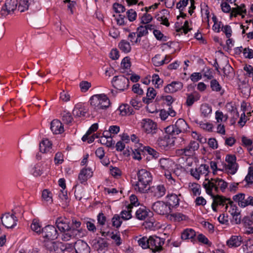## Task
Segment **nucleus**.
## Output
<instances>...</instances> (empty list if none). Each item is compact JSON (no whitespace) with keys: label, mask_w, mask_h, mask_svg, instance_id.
<instances>
[{"label":"nucleus","mask_w":253,"mask_h":253,"mask_svg":"<svg viewBox=\"0 0 253 253\" xmlns=\"http://www.w3.org/2000/svg\"><path fill=\"white\" fill-rule=\"evenodd\" d=\"M242 237L240 236H232L226 242L227 245L230 248H236L241 245Z\"/></svg>","instance_id":"26"},{"label":"nucleus","mask_w":253,"mask_h":253,"mask_svg":"<svg viewBox=\"0 0 253 253\" xmlns=\"http://www.w3.org/2000/svg\"><path fill=\"white\" fill-rule=\"evenodd\" d=\"M221 30L225 33L227 38H229L232 35V29L229 25H222Z\"/></svg>","instance_id":"61"},{"label":"nucleus","mask_w":253,"mask_h":253,"mask_svg":"<svg viewBox=\"0 0 253 253\" xmlns=\"http://www.w3.org/2000/svg\"><path fill=\"white\" fill-rule=\"evenodd\" d=\"M149 249L152 252H159L162 250V246L164 244V239L156 236H152L149 237Z\"/></svg>","instance_id":"10"},{"label":"nucleus","mask_w":253,"mask_h":253,"mask_svg":"<svg viewBox=\"0 0 253 253\" xmlns=\"http://www.w3.org/2000/svg\"><path fill=\"white\" fill-rule=\"evenodd\" d=\"M130 104L135 109H138L141 105V104L140 102L138 100V97L137 96H136L135 98H132L130 100Z\"/></svg>","instance_id":"62"},{"label":"nucleus","mask_w":253,"mask_h":253,"mask_svg":"<svg viewBox=\"0 0 253 253\" xmlns=\"http://www.w3.org/2000/svg\"><path fill=\"white\" fill-rule=\"evenodd\" d=\"M149 238L143 237L138 240L137 242L138 245L141 246L143 249L149 248Z\"/></svg>","instance_id":"49"},{"label":"nucleus","mask_w":253,"mask_h":253,"mask_svg":"<svg viewBox=\"0 0 253 253\" xmlns=\"http://www.w3.org/2000/svg\"><path fill=\"white\" fill-rule=\"evenodd\" d=\"M242 250L244 253H253V240H250L242 246Z\"/></svg>","instance_id":"40"},{"label":"nucleus","mask_w":253,"mask_h":253,"mask_svg":"<svg viewBox=\"0 0 253 253\" xmlns=\"http://www.w3.org/2000/svg\"><path fill=\"white\" fill-rule=\"evenodd\" d=\"M152 209L156 213L160 215L168 214L171 212V208L169 205L163 201H158L154 203L152 206Z\"/></svg>","instance_id":"8"},{"label":"nucleus","mask_w":253,"mask_h":253,"mask_svg":"<svg viewBox=\"0 0 253 253\" xmlns=\"http://www.w3.org/2000/svg\"><path fill=\"white\" fill-rule=\"evenodd\" d=\"M183 84L180 82H172L164 88L165 92L168 93H173L182 89Z\"/></svg>","instance_id":"23"},{"label":"nucleus","mask_w":253,"mask_h":253,"mask_svg":"<svg viewBox=\"0 0 253 253\" xmlns=\"http://www.w3.org/2000/svg\"><path fill=\"white\" fill-rule=\"evenodd\" d=\"M196 232L192 229H186L181 233V238L182 240L191 239L192 242L195 241Z\"/></svg>","instance_id":"29"},{"label":"nucleus","mask_w":253,"mask_h":253,"mask_svg":"<svg viewBox=\"0 0 253 253\" xmlns=\"http://www.w3.org/2000/svg\"><path fill=\"white\" fill-rule=\"evenodd\" d=\"M157 94L156 90L153 87H149L147 89V92L146 93V97L143 98V101L146 104H149L152 102L153 99H154L155 97Z\"/></svg>","instance_id":"30"},{"label":"nucleus","mask_w":253,"mask_h":253,"mask_svg":"<svg viewBox=\"0 0 253 253\" xmlns=\"http://www.w3.org/2000/svg\"><path fill=\"white\" fill-rule=\"evenodd\" d=\"M121 219L122 218L119 215H114L112 219L113 225L116 228L119 227L122 223Z\"/></svg>","instance_id":"51"},{"label":"nucleus","mask_w":253,"mask_h":253,"mask_svg":"<svg viewBox=\"0 0 253 253\" xmlns=\"http://www.w3.org/2000/svg\"><path fill=\"white\" fill-rule=\"evenodd\" d=\"M139 37H143L148 34V32L145 26H140L137 29V33Z\"/></svg>","instance_id":"59"},{"label":"nucleus","mask_w":253,"mask_h":253,"mask_svg":"<svg viewBox=\"0 0 253 253\" xmlns=\"http://www.w3.org/2000/svg\"><path fill=\"white\" fill-rule=\"evenodd\" d=\"M119 48L125 53H128L131 50V46L128 42L123 40L119 43Z\"/></svg>","instance_id":"37"},{"label":"nucleus","mask_w":253,"mask_h":253,"mask_svg":"<svg viewBox=\"0 0 253 253\" xmlns=\"http://www.w3.org/2000/svg\"><path fill=\"white\" fill-rule=\"evenodd\" d=\"M137 181L134 184L135 191L141 193L147 192L152 181L151 173L145 169H141L137 171Z\"/></svg>","instance_id":"1"},{"label":"nucleus","mask_w":253,"mask_h":253,"mask_svg":"<svg viewBox=\"0 0 253 253\" xmlns=\"http://www.w3.org/2000/svg\"><path fill=\"white\" fill-rule=\"evenodd\" d=\"M91 169L88 168L83 169L78 176V179L81 183H84L87 180L92 176Z\"/></svg>","instance_id":"24"},{"label":"nucleus","mask_w":253,"mask_h":253,"mask_svg":"<svg viewBox=\"0 0 253 253\" xmlns=\"http://www.w3.org/2000/svg\"><path fill=\"white\" fill-rule=\"evenodd\" d=\"M90 104L96 111L106 109L110 105V101L105 94H95L90 99Z\"/></svg>","instance_id":"3"},{"label":"nucleus","mask_w":253,"mask_h":253,"mask_svg":"<svg viewBox=\"0 0 253 253\" xmlns=\"http://www.w3.org/2000/svg\"><path fill=\"white\" fill-rule=\"evenodd\" d=\"M55 224L59 231L62 232V240H63L64 235L70 232V225L66 219L62 217L57 218Z\"/></svg>","instance_id":"18"},{"label":"nucleus","mask_w":253,"mask_h":253,"mask_svg":"<svg viewBox=\"0 0 253 253\" xmlns=\"http://www.w3.org/2000/svg\"><path fill=\"white\" fill-rule=\"evenodd\" d=\"M233 200L238 202L239 206L241 207H246L248 206H253V197L245 195L240 193L234 196Z\"/></svg>","instance_id":"13"},{"label":"nucleus","mask_w":253,"mask_h":253,"mask_svg":"<svg viewBox=\"0 0 253 253\" xmlns=\"http://www.w3.org/2000/svg\"><path fill=\"white\" fill-rule=\"evenodd\" d=\"M171 135L170 133L169 134H166L158 138L157 144L162 150L167 149L171 146H173L174 140Z\"/></svg>","instance_id":"14"},{"label":"nucleus","mask_w":253,"mask_h":253,"mask_svg":"<svg viewBox=\"0 0 253 253\" xmlns=\"http://www.w3.org/2000/svg\"><path fill=\"white\" fill-rule=\"evenodd\" d=\"M42 200L47 204H51L52 203V193L47 189H44L42 192Z\"/></svg>","instance_id":"38"},{"label":"nucleus","mask_w":253,"mask_h":253,"mask_svg":"<svg viewBox=\"0 0 253 253\" xmlns=\"http://www.w3.org/2000/svg\"><path fill=\"white\" fill-rule=\"evenodd\" d=\"M169 14L166 10H163L159 14L156 16V18L158 21L161 22V23L167 27L169 26Z\"/></svg>","instance_id":"28"},{"label":"nucleus","mask_w":253,"mask_h":253,"mask_svg":"<svg viewBox=\"0 0 253 253\" xmlns=\"http://www.w3.org/2000/svg\"><path fill=\"white\" fill-rule=\"evenodd\" d=\"M163 56L158 54L156 55L154 57L152 58V61L153 64L157 67L161 66L163 65Z\"/></svg>","instance_id":"46"},{"label":"nucleus","mask_w":253,"mask_h":253,"mask_svg":"<svg viewBox=\"0 0 253 253\" xmlns=\"http://www.w3.org/2000/svg\"><path fill=\"white\" fill-rule=\"evenodd\" d=\"M245 180L248 184L253 183V167H250L249 168L248 173L245 177Z\"/></svg>","instance_id":"53"},{"label":"nucleus","mask_w":253,"mask_h":253,"mask_svg":"<svg viewBox=\"0 0 253 253\" xmlns=\"http://www.w3.org/2000/svg\"><path fill=\"white\" fill-rule=\"evenodd\" d=\"M187 97L186 103L188 106H192L196 101L199 99V97H198L197 98L194 97L192 94H187Z\"/></svg>","instance_id":"55"},{"label":"nucleus","mask_w":253,"mask_h":253,"mask_svg":"<svg viewBox=\"0 0 253 253\" xmlns=\"http://www.w3.org/2000/svg\"><path fill=\"white\" fill-rule=\"evenodd\" d=\"M148 190L152 196L156 198H161L166 193V188L163 184L153 185L149 188Z\"/></svg>","instance_id":"17"},{"label":"nucleus","mask_w":253,"mask_h":253,"mask_svg":"<svg viewBox=\"0 0 253 253\" xmlns=\"http://www.w3.org/2000/svg\"><path fill=\"white\" fill-rule=\"evenodd\" d=\"M18 4V5L17 6V9L21 12H24L25 10H27L29 5L28 1H19Z\"/></svg>","instance_id":"48"},{"label":"nucleus","mask_w":253,"mask_h":253,"mask_svg":"<svg viewBox=\"0 0 253 253\" xmlns=\"http://www.w3.org/2000/svg\"><path fill=\"white\" fill-rule=\"evenodd\" d=\"M18 1H6L1 9L2 15H7L17 8Z\"/></svg>","instance_id":"22"},{"label":"nucleus","mask_w":253,"mask_h":253,"mask_svg":"<svg viewBox=\"0 0 253 253\" xmlns=\"http://www.w3.org/2000/svg\"><path fill=\"white\" fill-rule=\"evenodd\" d=\"M188 128V125L182 119H179L175 125L167 127L166 131L169 132L171 135H175L181 133H185Z\"/></svg>","instance_id":"6"},{"label":"nucleus","mask_w":253,"mask_h":253,"mask_svg":"<svg viewBox=\"0 0 253 253\" xmlns=\"http://www.w3.org/2000/svg\"><path fill=\"white\" fill-rule=\"evenodd\" d=\"M91 86V83L87 81H82L80 84V87L82 92H86Z\"/></svg>","instance_id":"56"},{"label":"nucleus","mask_w":253,"mask_h":253,"mask_svg":"<svg viewBox=\"0 0 253 253\" xmlns=\"http://www.w3.org/2000/svg\"><path fill=\"white\" fill-rule=\"evenodd\" d=\"M210 86L212 91L218 92L221 89V86L215 79H212L210 83Z\"/></svg>","instance_id":"47"},{"label":"nucleus","mask_w":253,"mask_h":253,"mask_svg":"<svg viewBox=\"0 0 253 253\" xmlns=\"http://www.w3.org/2000/svg\"><path fill=\"white\" fill-rule=\"evenodd\" d=\"M191 30V28H189V22L188 21H185L184 22V25L181 28H178L176 29V32L177 33H180L182 32L181 31H183V33L185 34H186L189 31H190Z\"/></svg>","instance_id":"50"},{"label":"nucleus","mask_w":253,"mask_h":253,"mask_svg":"<svg viewBox=\"0 0 253 253\" xmlns=\"http://www.w3.org/2000/svg\"><path fill=\"white\" fill-rule=\"evenodd\" d=\"M74 249L76 253H90V249L87 244L82 240L75 242Z\"/></svg>","instance_id":"21"},{"label":"nucleus","mask_w":253,"mask_h":253,"mask_svg":"<svg viewBox=\"0 0 253 253\" xmlns=\"http://www.w3.org/2000/svg\"><path fill=\"white\" fill-rule=\"evenodd\" d=\"M200 111L201 115L205 118L208 117L211 112V107L208 104H203L201 105Z\"/></svg>","instance_id":"39"},{"label":"nucleus","mask_w":253,"mask_h":253,"mask_svg":"<svg viewBox=\"0 0 253 253\" xmlns=\"http://www.w3.org/2000/svg\"><path fill=\"white\" fill-rule=\"evenodd\" d=\"M126 209V210H123L121 213V218L124 220H128L131 217V209H130V207L127 206Z\"/></svg>","instance_id":"45"},{"label":"nucleus","mask_w":253,"mask_h":253,"mask_svg":"<svg viewBox=\"0 0 253 253\" xmlns=\"http://www.w3.org/2000/svg\"><path fill=\"white\" fill-rule=\"evenodd\" d=\"M85 113V109L81 104H76L73 110V115L75 118L84 116Z\"/></svg>","instance_id":"32"},{"label":"nucleus","mask_w":253,"mask_h":253,"mask_svg":"<svg viewBox=\"0 0 253 253\" xmlns=\"http://www.w3.org/2000/svg\"><path fill=\"white\" fill-rule=\"evenodd\" d=\"M209 172V167L206 164H202L195 169H191L190 173L195 179L199 180L201 176H206Z\"/></svg>","instance_id":"16"},{"label":"nucleus","mask_w":253,"mask_h":253,"mask_svg":"<svg viewBox=\"0 0 253 253\" xmlns=\"http://www.w3.org/2000/svg\"><path fill=\"white\" fill-rule=\"evenodd\" d=\"M197 240L199 242L204 244L208 245L209 246H211V244L208 238L202 234H200L198 235Z\"/></svg>","instance_id":"60"},{"label":"nucleus","mask_w":253,"mask_h":253,"mask_svg":"<svg viewBox=\"0 0 253 253\" xmlns=\"http://www.w3.org/2000/svg\"><path fill=\"white\" fill-rule=\"evenodd\" d=\"M42 234L44 239L48 240H54L58 237V232L56 228L52 225H47L42 228Z\"/></svg>","instance_id":"11"},{"label":"nucleus","mask_w":253,"mask_h":253,"mask_svg":"<svg viewBox=\"0 0 253 253\" xmlns=\"http://www.w3.org/2000/svg\"><path fill=\"white\" fill-rule=\"evenodd\" d=\"M40 151L43 153L52 152V144L48 139H44L40 144Z\"/></svg>","instance_id":"27"},{"label":"nucleus","mask_w":253,"mask_h":253,"mask_svg":"<svg viewBox=\"0 0 253 253\" xmlns=\"http://www.w3.org/2000/svg\"><path fill=\"white\" fill-rule=\"evenodd\" d=\"M1 223L7 228L14 227L17 224V218L14 213H6L0 217Z\"/></svg>","instance_id":"12"},{"label":"nucleus","mask_w":253,"mask_h":253,"mask_svg":"<svg viewBox=\"0 0 253 253\" xmlns=\"http://www.w3.org/2000/svg\"><path fill=\"white\" fill-rule=\"evenodd\" d=\"M212 198L213 202L211 205L212 209L214 211H216V207L218 206H224L228 205L230 199L226 198L223 196L217 195H213L212 193L211 195Z\"/></svg>","instance_id":"19"},{"label":"nucleus","mask_w":253,"mask_h":253,"mask_svg":"<svg viewBox=\"0 0 253 253\" xmlns=\"http://www.w3.org/2000/svg\"><path fill=\"white\" fill-rule=\"evenodd\" d=\"M112 83L115 88L124 91L128 87L129 80L124 76H117L113 78Z\"/></svg>","instance_id":"9"},{"label":"nucleus","mask_w":253,"mask_h":253,"mask_svg":"<svg viewBox=\"0 0 253 253\" xmlns=\"http://www.w3.org/2000/svg\"><path fill=\"white\" fill-rule=\"evenodd\" d=\"M119 109L122 116L130 115L134 112L132 107L126 104L121 105Z\"/></svg>","instance_id":"33"},{"label":"nucleus","mask_w":253,"mask_h":253,"mask_svg":"<svg viewBox=\"0 0 253 253\" xmlns=\"http://www.w3.org/2000/svg\"><path fill=\"white\" fill-rule=\"evenodd\" d=\"M153 19L152 16L148 14L146 12L141 17V23L143 24H147L149 23Z\"/></svg>","instance_id":"54"},{"label":"nucleus","mask_w":253,"mask_h":253,"mask_svg":"<svg viewBox=\"0 0 253 253\" xmlns=\"http://www.w3.org/2000/svg\"><path fill=\"white\" fill-rule=\"evenodd\" d=\"M113 9L116 13L123 12L125 11V7L122 4L117 2L113 4Z\"/></svg>","instance_id":"63"},{"label":"nucleus","mask_w":253,"mask_h":253,"mask_svg":"<svg viewBox=\"0 0 253 253\" xmlns=\"http://www.w3.org/2000/svg\"><path fill=\"white\" fill-rule=\"evenodd\" d=\"M128 19L130 21H133L136 19L137 13L135 10L132 9H129L126 12Z\"/></svg>","instance_id":"57"},{"label":"nucleus","mask_w":253,"mask_h":253,"mask_svg":"<svg viewBox=\"0 0 253 253\" xmlns=\"http://www.w3.org/2000/svg\"><path fill=\"white\" fill-rule=\"evenodd\" d=\"M167 218L173 221H180L185 219V216L183 214L176 212L168 214Z\"/></svg>","instance_id":"36"},{"label":"nucleus","mask_w":253,"mask_h":253,"mask_svg":"<svg viewBox=\"0 0 253 253\" xmlns=\"http://www.w3.org/2000/svg\"><path fill=\"white\" fill-rule=\"evenodd\" d=\"M62 120L64 124H69L72 122L73 118L69 112L64 111L61 114Z\"/></svg>","instance_id":"41"},{"label":"nucleus","mask_w":253,"mask_h":253,"mask_svg":"<svg viewBox=\"0 0 253 253\" xmlns=\"http://www.w3.org/2000/svg\"><path fill=\"white\" fill-rule=\"evenodd\" d=\"M167 198L168 199V202L167 203L168 205H169L170 208L179 205L180 200L177 195L174 194H169L167 196Z\"/></svg>","instance_id":"31"},{"label":"nucleus","mask_w":253,"mask_h":253,"mask_svg":"<svg viewBox=\"0 0 253 253\" xmlns=\"http://www.w3.org/2000/svg\"><path fill=\"white\" fill-rule=\"evenodd\" d=\"M50 129L54 134H60L64 132V127L58 120H54L51 122Z\"/></svg>","instance_id":"25"},{"label":"nucleus","mask_w":253,"mask_h":253,"mask_svg":"<svg viewBox=\"0 0 253 253\" xmlns=\"http://www.w3.org/2000/svg\"><path fill=\"white\" fill-rule=\"evenodd\" d=\"M243 222L246 226H248L249 228L251 229L249 232L253 233V227H252L253 224V221L251 217L250 218L248 216L245 217L243 219Z\"/></svg>","instance_id":"52"},{"label":"nucleus","mask_w":253,"mask_h":253,"mask_svg":"<svg viewBox=\"0 0 253 253\" xmlns=\"http://www.w3.org/2000/svg\"><path fill=\"white\" fill-rule=\"evenodd\" d=\"M129 200L130 203L127 206H130V209H132L133 206L136 207L139 205L138 199L135 195H131L129 197Z\"/></svg>","instance_id":"58"},{"label":"nucleus","mask_w":253,"mask_h":253,"mask_svg":"<svg viewBox=\"0 0 253 253\" xmlns=\"http://www.w3.org/2000/svg\"><path fill=\"white\" fill-rule=\"evenodd\" d=\"M235 7H231L230 5L226 1L221 4V9L224 12L228 13L231 11V16L236 17L237 15H242V14L246 13V6L244 4L239 5L238 3H234Z\"/></svg>","instance_id":"4"},{"label":"nucleus","mask_w":253,"mask_h":253,"mask_svg":"<svg viewBox=\"0 0 253 253\" xmlns=\"http://www.w3.org/2000/svg\"><path fill=\"white\" fill-rule=\"evenodd\" d=\"M225 208L226 210H228V212L231 215L239 214L240 212L238 207L231 200L228 201V205L226 206Z\"/></svg>","instance_id":"34"},{"label":"nucleus","mask_w":253,"mask_h":253,"mask_svg":"<svg viewBox=\"0 0 253 253\" xmlns=\"http://www.w3.org/2000/svg\"><path fill=\"white\" fill-rule=\"evenodd\" d=\"M159 164L161 168L165 170V176L167 180V182L170 184H175L176 179L174 177V174L173 175L169 171V169L172 167L173 163L169 159L163 158L159 161Z\"/></svg>","instance_id":"5"},{"label":"nucleus","mask_w":253,"mask_h":253,"mask_svg":"<svg viewBox=\"0 0 253 253\" xmlns=\"http://www.w3.org/2000/svg\"><path fill=\"white\" fill-rule=\"evenodd\" d=\"M189 188L190 191H191L193 195L195 196L199 195L200 194V185L196 183H190Z\"/></svg>","instance_id":"43"},{"label":"nucleus","mask_w":253,"mask_h":253,"mask_svg":"<svg viewBox=\"0 0 253 253\" xmlns=\"http://www.w3.org/2000/svg\"><path fill=\"white\" fill-rule=\"evenodd\" d=\"M149 211L145 207L138 209L135 213L136 217L139 220H144L148 216Z\"/></svg>","instance_id":"35"},{"label":"nucleus","mask_w":253,"mask_h":253,"mask_svg":"<svg viewBox=\"0 0 253 253\" xmlns=\"http://www.w3.org/2000/svg\"><path fill=\"white\" fill-rule=\"evenodd\" d=\"M199 148V142L196 141H192L186 147L181 149V151H182V154L184 155L191 156L194 154L195 151L197 150Z\"/></svg>","instance_id":"20"},{"label":"nucleus","mask_w":253,"mask_h":253,"mask_svg":"<svg viewBox=\"0 0 253 253\" xmlns=\"http://www.w3.org/2000/svg\"><path fill=\"white\" fill-rule=\"evenodd\" d=\"M143 130L147 134L152 135L158 131L157 124L150 119H144L142 123Z\"/></svg>","instance_id":"15"},{"label":"nucleus","mask_w":253,"mask_h":253,"mask_svg":"<svg viewBox=\"0 0 253 253\" xmlns=\"http://www.w3.org/2000/svg\"><path fill=\"white\" fill-rule=\"evenodd\" d=\"M203 185L207 194L211 195L212 190H214L216 193L218 192L219 189L224 191L228 184L223 179L217 178H211V180L206 179Z\"/></svg>","instance_id":"2"},{"label":"nucleus","mask_w":253,"mask_h":253,"mask_svg":"<svg viewBox=\"0 0 253 253\" xmlns=\"http://www.w3.org/2000/svg\"><path fill=\"white\" fill-rule=\"evenodd\" d=\"M31 229L37 233L38 234H42V230L41 226L39 223V222L34 219L33 220L32 223L31 225Z\"/></svg>","instance_id":"44"},{"label":"nucleus","mask_w":253,"mask_h":253,"mask_svg":"<svg viewBox=\"0 0 253 253\" xmlns=\"http://www.w3.org/2000/svg\"><path fill=\"white\" fill-rule=\"evenodd\" d=\"M225 169L228 173L234 174L238 169L237 164L233 163L231 164L226 165L225 166Z\"/></svg>","instance_id":"42"},{"label":"nucleus","mask_w":253,"mask_h":253,"mask_svg":"<svg viewBox=\"0 0 253 253\" xmlns=\"http://www.w3.org/2000/svg\"><path fill=\"white\" fill-rule=\"evenodd\" d=\"M243 53L246 58H253V51L252 49L245 48L243 49Z\"/></svg>","instance_id":"64"},{"label":"nucleus","mask_w":253,"mask_h":253,"mask_svg":"<svg viewBox=\"0 0 253 253\" xmlns=\"http://www.w3.org/2000/svg\"><path fill=\"white\" fill-rule=\"evenodd\" d=\"M81 223L75 219L72 220V225L70 226V233L65 234L63 237V241H68L74 238H80L81 229H80Z\"/></svg>","instance_id":"7"}]
</instances>
